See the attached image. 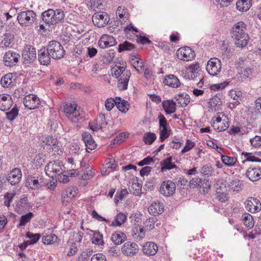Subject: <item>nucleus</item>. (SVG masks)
Wrapping results in <instances>:
<instances>
[{"label":"nucleus","mask_w":261,"mask_h":261,"mask_svg":"<svg viewBox=\"0 0 261 261\" xmlns=\"http://www.w3.org/2000/svg\"><path fill=\"white\" fill-rule=\"evenodd\" d=\"M115 105L118 110L122 112L125 113L129 109V104H128L127 101L122 99L119 97H116Z\"/></svg>","instance_id":"nucleus-29"},{"label":"nucleus","mask_w":261,"mask_h":261,"mask_svg":"<svg viewBox=\"0 0 261 261\" xmlns=\"http://www.w3.org/2000/svg\"><path fill=\"white\" fill-rule=\"evenodd\" d=\"M156 138L154 133L148 132L145 133L143 136V141L146 144L150 145L155 140Z\"/></svg>","instance_id":"nucleus-42"},{"label":"nucleus","mask_w":261,"mask_h":261,"mask_svg":"<svg viewBox=\"0 0 261 261\" xmlns=\"http://www.w3.org/2000/svg\"><path fill=\"white\" fill-rule=\"evenodd\" d=\"M188 180L184 178L183 176L179 178L177 181V185L179 186V188L182 189H188V187L190 185L188 184Z\"/></svg>","instance_id":"nucleus-53"},{"label":"nucleus","mask_w":261,"mask_h":261,"mask_svg":"<svg viewBox=\"0 0 261 261\" xmlns=\"http://www.w3.org/2000/svg\"><path fill=\"white\" fill-rule=\"evenodd\" d=\"M76 107L77 105L75 103H67L65 105H64V112L69 115H74L75 114V116L76 115Z\"/></svg>","instance_id":"nucleus-34"},{"label":"nucleus","mask_w":261,"mask_h":261,"mask_svg":"<svg viewBox=\"0 0 261 261\" xmlns=\"http://www.w3.org/2000/svg\"><path fill=\"white\" fill-rule=\"evenodd\" d=\"M164 210V206L161 202H153L148 207V211L150 214L155 216L161 214Z\"/></svg>","instance_id":"nucleus-19"},{"label":"nucleus","mask_w":261,"mask_h":261,"mask_svg":"<svg viewBox=\"0 0 261 261\" xmlns=\"http://www.w3.org/2000/svg\"><path fill=\"white\" fill-rule=\"evenodd\" d=\"M201 173L204 175H207L208 176H212L215 175V169L211 165H204L201 168Z\"/></svg>","instance_id":"nucleus-44"},{"label":"nucleus","mask_w":261,"mask_h":261,"mask_svg":"<svg viewBox=\"0 0 261 261\" xmlns=\"http://www.w3.org/2000/svg\"><path fill=\"white\" fill-rule=\"evenodd\" d=\"M221 160L225 165L231 166L235 164L237 161V159L236 158L230 157L225 155H222Z\"/></svg>","instance_id":"nucleus-45"},{"label":"nucleus","mask_w":261,"mask_h":261,"mask_svg":"<svg viewBox=\"0 0 261 261\" xmlns=\"http://www.w3.org/2000/svg\"><path fill=\"white\" fill-rule=\"evenodd\" d=\"M36 14L32 10L22 11L18 14L17 20L21 26L28 27L32 24L36 19Z\"/></svg>","instance_id":"nucleus-4"},{"label":"nucleus","mask_w":261,"mask_h":261,"mask_svg":"<svg viewBox=\"0 0 261 261\" xmlns=\"http://www.w3.org/2000/svg\"><path fill=\"white\" fill-rule=\"evenodd\" d=\"M128 194L126 189H122L120 192H117L115 195V202H117L119 200H122L125 196Z\"/></svg>","instance_id":"nucleus-56"},{"label":"nucleus","mask_w":261,"mask_h":261,"mask_svg":"<svg viewBox=\"0 0 261 261\" xmlns=\"http://www.w3.org/2000/svg\"><path fill=\"white\" fill-rule=\"evenodd\" d=\"M14 36L10 33H6L4 35L2 44L6 47H11L14 44Z\"/></svg>","instance_id":"nucleus-33"},{"label":"nucleus","mask_w":261,"mask_h":261,"mask_svg":"<svg viewBox=\"0 0 261 261\" xmlns=\"http://www.w3.org/2000/svg\"><path fill=\"white\" fill-rule=\"evenodd\" d=\"M139 250L138 245L133 242L125 243L122 247V252L127 256H133L135 255Z\"/></svg>","instance_id":"nucleus-11"},{"label":"nucleus","mask_w":261,"mask_h":261,"mask_svg":"<svg viewBox=\"0 0 261 261\" xmlns=\"http://www.w3.org/2000/svg\"><path fill=\"white\" fill-rule=\"evenodd\" d=\"M114 71L113 76L118 79L120 77L118 82V87L120 90H125L127 88L128 83L130 79L131 73L130 70H125L124 66H118L117 68H113Z\"/></svg>","instance_id":"nucleus-2"},{"label":"nucleus","mask_w":261,"mask_h":261,"mask_svg":"<svg viewBox=\"0 0 261 261\" xmlns=\"http://www.w3.org/2000/svg\"><path fill=\"white\" fill-rule=\"evenodd\" d=\"M222 101L219 96L216 95L208 102V107L212 110L217 111L219 110L220 107L222 105Z\"/></svg>","instance_id":"nucleus-25"},{"label":"nucleus","mask_w":261,"mask_h":261,"mask_svg":"<svg viewBox=\"0 0 261 261\" xmlns=\"http://www.w3.org/2000/svg\"><path fill=\"white\" fill-rule=\"evenodd\" d=\"M93 21L95 22L98 27H103L108 23L109 17L107 13H95L93 16Z\"/></svg>","instance_id":"nucleus-16"},{"label":"nucleus","mask_w":261,"mask_h":261,"mask_svg":"<svg viewBox=\"0 0 261 261\" xmlns=\"http://www.w3.org/2000/svg\"><path fill=\"white\" fill-rule=\"evenodd\" d=\"M158 221V219L155 217H150L146 221L147 226H149L150 230L153 229L154 228V224Z\"/></svg>","instance_id":"nucleus-61"},{"label":"nucleus","mask_w":261,"mask_h":261,"mask_svg":"<svg viewBox=\"0 0 261 261\" xmlns=\"http://www.w3.org/2000/svg\"><path fill=\"white\" fill-rule=\"evenodd\" d=\"M82 138L85 143L86 150L90 149L92 150L96 147L97 144L90 133L85 132L82 135ZM87 151H88V150Z\"/></svg>","instance_id":"nucleus-20"},{"label":"nucleus","mask_w":261,"mask_h":261,"mask_svg":"<svg viewBox=\"0 0 261 261\" xmlns=\"http://www.w3.org/2000/svg\"><path fill=\"white\" fill-rule=\"evenodd\" d=\"M102 239V235L99 231H95L93 234V236L91 240L93 244L98 245H103L104 242Z\"/></svg>","instance_id":"nucleus-41"},{"label":"nucleus","mask_w":261,"mask_h":261,"mask_svg":"<svg viewBox=\"0 0 261 261\" xmlns=\"http://www.w3.org/2000/svg\"><path fill=\"white\" fill-rule=\"evenodd\" d=\"M26 237L30 239L31 240H29V241L32 242V244H34L37 242V241L40 239L41 236L39 233L34 234L32 232L29 231L27 233Z\"/></svg>","instance_id":"nucleus-49"},{"label":"nucleus","mask_w":261,"mask_h":261,"mask_svg":"<svg viewBox=\"0 0 261 261\" xmlns=\"http://www.w3.org/2000/svg\"><path fill=\"white\" fill-rule=\"evenodd\" d=\"M115 101L116 100L112 98H108L105 101L106 109L109 111H111L114 107Z\"/></svg>","instance_id":"nucleus-58"},{"label":"nucleus","mask_w":261,"mask_h":261,"mask_svg":"<svg viewBox=\"0 0 261 261\" xmlns=\"http://www.w3.org/2000/svg\"><path fill=\"white\" fill-rule=\"evenodd\" d=\"M30 205L28 202V200L27 197H24L22 198H21L20 200L18 202L16 205V209L18 210L17 211H21V209H27L30 207Z\"/></svg>","instance_id":"nucleus-40"},{"label":"nucleus","mask_w":261,"mask_h":261,"mask_svg":"<svg viewBox=\"0 0 261 261\" xmlns=\"http://www.w3.org/2000/svg\"><path fill=\"white\" fill-rule=\"evenodd\" d=\"M22 57L26 64L33 62L36 58L35 48L31 45H27L22 51Z\"/></svg>","instance_id":"nucleus-8"},{"label":"nucleus","mask_w":261,"mask_h":261,"mask_svg":"<svg viewBox=\"0 0 261 261\" xmlns=\"http://www.w3.org/2000/svg\"><path fill=\"white\" fill-rule=\"evenodd\" d=\"M177 54L178 59L183 61H191L195 57L194 51L188 46L179 48Z\"/></svg>","instance_id":"nucleus-10"},{"label":"nucleus","mask_w":261,"mask_h":261,"mask_svg":"<svg viewBox=\"0 0 261 261\" xmlns=\"http://www.w3.org/2000/svg\"><path fill=\"white\" fill-rule=\"evenodd\" d=\"M57 139L54 138L52 136H48L43 140V143L45 145L49 146H53L56 142H57Z\"/></svg>","instance_id":"nucleus-52"},{"label":"nucleus","mask_w":261,"mask_h":261,"mask_svg":"<svg viewBox=\"0 0 261 261\" xmlns=\"http://www.w3.org/2000/svg\"><path fill=\"white\" fill-rule=\"evenodd\" d=\"M91 261H106V258L103 254L97 253L92 257Z\"/></svg>","instance_id":"nucleus-64"},{"label":"nucleus","mask_w":261,"mask_h":261,"mask_svg":"<svg viewBox=\"0 0 261 261\" xmlns=\"http://www.w3.org/2000/svg\"><path fill=\"white\" fill-rule=\"evenodd\" d=\"M231 188L234 191L239 192L242 189L243 185L240 180L236 179L231 182Z\"/></svg>","instance_id":"nucleus-51"},{"label":"nucleus","mask_w":261,"mask_h":261,"mask_svg":"<svg viewBox=\"0 0 261 261\" xmlns=\"http://www.w3.org/2000/svg\"><path fill=\"white\" fill-rule=\"evenodd\" d=\"M202 179L198 177L193 178L189 181V185L192 189L200 188V185L202 183Z\"/></svg>","instance_id":"nucleus-47"},{"label":"nucleus","mask_w":261,"mask_h":261,"mask_svg":"<svg viewBox=\"0 0 261 261\" xmlns=\"http://www.w3.org/2000/svg\"><path fill=\"white\" fill-rule=\"evenodd\" d=\"M172 157L169 156L161 162V171H165L166 170H170L173 168H176V165L172 162Z\"/></svg>","instance_id":"nucleus-27"},{"label":"nucleus","mask_w":261,"mask_h":261,"mask_svg":"<svg viewBox=\"0 0 261 261\" xmlns=\"http://www.w3.org/2000/svg\"><path fill=\"white\" fill-rule=\"evenodd\" d=\"M163 83L165 85L172 88H178L180 85L179 80L173 74H169L166 76Z\"/></svg>","instance_id":"nucleus-22"},{"label":"nucleus","mask_w":261,"mask_h":261,"mask_svg":"<svg viewBox=\"0 0 261 261\" xmlns=\"http://www.w3.org/2000/svg\"><path fill=\"white\" fill-rule=\"evenodd\" d=\"M15 76L11 73H9L3 76L1 80V84L4 88H10L13 86Z\"/></svg>","instance_id":"nucleus-23"},{"label":"nucleus","mask_w":261,"mask_h":261,"mask_svg":"<svg viewBox=\"0 0 261 261\" xmlns=\"http://www.w3.org/2000/svg\"><path fill=\"white\" fill-rule=\"evenodd\" d=\"M159 129H162V128H167V121L164 116L160 114L159 115Z\"/></svg>","instance_id":"nucleus-59"},{"label":"nucleus","mask_w":261,"mask_h":261,"mask_svg":"<svg viewBox=\"0 0 261 261\" xmlns=\"http://www.w3.org/2000/svg\"><path fill=\"white\" fill-rule=\"evenodd\" d=\"M206 69L210 75L213 76L217 75L221 71V61L216 58H211L207 63Z\"/></svg>","instance_id":"nucleus-7"},{"label":"nucleus","mask_w":261,"mask_h":261,"mask_svg":"<svg viewBox=\"0 0 261 261\" xmlns=\"http://www.w3.org/2000/svg\"><path fill=\"white\" fill-rule=\"evenodd\" d=\"M116 44V39L112 36L107 34L103 35L98 41L99 46L103 49L114 46Z\"/></svg>","instance_id":"nucleus-13"},{"label":"nucleus","mask_w":261,"mask_h":261,"mask_svg":"<svg viewBox=\"0 0 261 261\" xmlns=\"http://www.w3.org/2000/svg\"><path fill=\"white\" fill-rule=\"evenodd\" d=\"M242 217L244 225L249 229L253 228L254 224L253 217L248 213L244 214Z\"/></svg>","instance_id":"nucleus-35"},{"label":"nucleus","mask_w":261,"mask_h":261,"mask_svg":"<svg viewBox=\"0 0 261 261\" xmlns=\"http://www.w3.org/2000/svg\"><path fill=\"white\" fill-rule=\"evenodd\" d=\"M45 171L46 175L54 180L57 175L62 173L60 162L58 160L49 162L45 167Z\"/></svg>","instance_id":"nucleus-5"},{"label":"nucleus","mask_w":261,"mask_h":261,"mask_svg":"<svg viewBox=\"0 0 261 261\" xmlns=\"http://www.w3.org/2000/svg\"><path fill=\"white\" fill-rule=\"evenodd\" d=\"M19 58L20 55L18 54L8 51L4 55V62L6 66L11 67L17 63Z\"/></svg>","instance_id":"nucleus-12"},{"label":"nucleus","mask_w":261,"mask_h":261,"mask_svg":"<svg viewBox=\"0 0 261 261\" xmlns=\"http://www.w3.org/2000/svg\"><path fill=\"white\" fill-rule=\"evenodd\" d=\"M158 250V247L153 242H147L143 245V252L147 255H153L156 254Z\"/></svg>","instance_id":"nucleus-21"},{"label":"nucleus","mask_w":261,"mask_h":261,"mask_svg":"<svg viewBox=\"0 0 261 261\" xmlns=\"http://www.w3.org/2000/svg\"><path fill=\"white\" fill-rule=\"evenodd\" d=\"M34 214L32 212H29L28 214L21 216L20 222L17 227L24 226L28 222H30L34 217Z\"/></svg>","instance_id":"nucleus-43"},{"label":"nucleus","mask_w":261,"mask_h":261,"mask_svg":"<svg viewBox=\"0 0 261 261\" xmlns=\"http://www.w3.org/2000/svg\"><path fill=\"white\" fill-rule=\"evenodd\" d=\"M136 48V46L135 44L127 41H125L119 44L118 51L119 53H122L124 51H131Z\"/></svg>","instance_id":"nucleus-30"},{"label":"nucleus","mask_w":261,"mask_h":261,"mask_svg":"<svg viewBox=\"0 0 261 261\" xmlns=\"http://www.w3.org/2000/svg\"><path fill=\"white\" fill-rule=\"evenodd\" d=\"M251 145L254 147H257L261 146V137L256 136L254 138L250 139Z\"/></svg>","instance_id":"nucleus-63"},{"label":"nucleus","mask_w":261,"mask_h":261,"mask_svg":"<svg viewBox=\"0 0 261 261\" xmlns=\"http://www.w3.org/2000/svg\"><path fill=\"white\" fill-rule=\"evenodd\" d=\"M247 177L252 181H255L261 178L260 168H249L246 173Z\"/></svg>","instance_id":"nucleus-18"},{"label":"nucleus","mask_w":261,"mask_h":261,"mask_svg":"<svg viewBox=\"0 0 261 261\" xmlns=\"http://www.w3.org/2000/svg\"><path fill=\"white\" fill-rule=\"evenodd\" d=\"M217 199L222 202H225L228 200V197L227 194L225 193V192L217 191Z\"/></svg>","instance_id":"nucleus-57"},{"label":"nucleus","mask_w":261,"mask_h":261,"mask_svg":"<svg viewBox=\"0 0 261 261\" xmlns=\"http://www.w3.org/2000/svg\"><path fill=\"white\" fill-rule=\"evenodd\" d=\"M176 185L171 180L163 181L160 186L159 192L165 197L172 196L175 192Z\"/></svg>","instance_id":"nucleus-6"},{"label":"nucleus","mask_w":261,"mask_h":261,"mask_svg":"<svg viewBox=\"0 0 261 261\" xmlns=\"http://www.w3.org/2000/svg\"><path fill=\"white\" fill-rule=\"evenodd\" d=\"M251 0H238L236 3L237 9L240 11H247L250 8Z\"/></svg>","instance_id":"nucleus-31"},{"label":"nucleus","mask_w":261,"mask_h":261,"mask_svg":"<svg viewBox=\"0 0 261 261\" xmlns=\"http://www.w3.org/2000/svg\"><path fill=\"white\" fill-rule=\"evenodd\" d=\"M27 182L28 184V186L32 189H39V184L38 182V177L35 176H28L27 179Z\"/></svg>","instance_id":"nucleus-36"},{"label":"nucleus","mask_w":261,"mask_h":261,"mask_svg":"<svg viewBox=\"0 0 261 261\" xmlns=\"http://www.w3.org/2000/svg\"><path fill=\"white\" fill-rule=\"evenodd\" d=\"M251 199L247 201L246 209L251 213H254L260 211L261 204L259 201L255 198H251Z\"/></svg>","instance_id":"nucleus-17"},{"label":"nucleus","mask_w":261,"mask_h":261,"mask_svg":"<svg viewBox=\"0 0 261 261\" xmlns=\"http://www.w3.org/2000/svg\"><path fill=\"white\" fill-rule=\"evenodd\" d=\"M51 149L54 151V154L60 155L62 154V145L60 142L58 140H57V142L51 146Z\"/></svg>","instance_id":"nucleus-48"},{"label":"nucleus","mask_w":261,"mask_h":261,"mask_svg":"<svg viewBox=\"0 0 261 261\" xmlns=\"http://www.w3.org/2000/svg\"><path fill=\"white\" fill-rule=\"evenodd\" d=\"M24 106L30 110H34L39 107L41 105L40 99L35 95L29 94L23 99Z\"/></svg>","instance_id":"nucleus-9"},{"label":"nucleus","mask_w":261,"mask_h":261,"mask_svg":"<svg viewBox=\"0 0 261 261\" xmlns=\"http://www.w3.org/2000/svg\"><path fill=\"white\" fill-rule=\"evenodd\" d=\"M242 155H244V158H245V161H243V163L245 161L261 162V159L252 155V153L243 152Z\"/></svg>","instance_id":"nucleus-46"},{"label":"nucleus","mask_w":261,"mask_h":261,"mask_svg":"<svg viewBox=\"0 0 261 261\" xmlns=\"http://www.w3.org/2000/svg\"><path fill=\"white\" fill-rule=\"evenodd\" d=\"M132 61H134L132 64L137 71H140L144 67L143 63L141 59L135 61L134 59H132Z\"/></svg>","instance_id":"nucleus-54"},{"label":"nucleus","mask_w":261,"mask_h":261,"mask_svg":"<svg viewBox=\"0 0 261 261\" xmlns=\"http://www.w3.org/2000/svg\"><path fill=\"white\" fill-rule=\"evenodd\" d=\"M86 172H84V175L82 176V178L83 179H90L92 177H93L94 175L95 174V171L92 170L88 165V167H87Z\"/></svg>","instance_id":"nucleus-62"},{"label":"nucleus","mask_w":261,"mask_h":261,"mask_svg":"<svg viewBox=\"0 0 261 261\" xmlns=\"http://www.w3.org/2000/svg\"><path fill=\"white\" fill-rule=\"evenodd\" d=\"M126 239L125 234L121 231L115 232L112 236L111 240L115 245L122 244Z\"/></svg>","instance_id":"nucleus-26"},{"label":"nucleus","mask_w":261,"mask_h":261,"mask_svg":"<svg viewBox=\"0 0 261 261\" xmlns=\"http://www.w3.org/2000/svg\"><path fill=\"white\" fill-rule=\"evenodd\" d=\"M49 51L45 47L38 50V60L42 65H47L50 64L51 58L49 55Z\"/></svg>","instance_id":"nucleus-15"},{"label":"nucleus","mask_w":261,"mask_h":261,"mask_svg":"<svg viewBox=\"0 0 261 261\" xmlns=\"http://www.w3.org/2000/svg\"><path fill=\"white\" fill-rule=\"evenodd\" d=\"M194 142L190 140H187L186 144L181 150V153H184L190 150L195 146Z\"/></svg>","instance_id":"nucleus-60"},{"label":"nucleus","mask_w":261,"mask_h":261,"mask_svg":"<svg viewBox=\"0 0 261 261\" xmlns=\"http://www.w3.org/2000/svg\"><path fill=\"white\" fill-rule=\"evenodd\" d=\"M21 171L19 168H14L7 176V180L12 185H15L19 182L21 178Z\"/></svg>","instance_id":"nucleus-14"},{"label":"nucleus","mask_w":261,"mask_h":261,"mask_svg":"<svg viewBox=\"0 0 261 261\" xmlns=\"http://www.w3.org/2000/svg\"><path fill=\"white\" fill-rule=\"evenodd\" d=\"M162 106L168 114H172L176 111V103L172 100H164L162 102Z\"/></svg>","instance_id":"nucleus-24"},{"label":"nucleus","mask_w":261,"mask_h":261,"mask_svg":"<svg viewBox=\"0 0 261 261\" xmlns=\"http://www.w3.org/2000/svg\"><path fill=\"white\" fill-rule=\"evenodd\" d=\"M246 31V24L241 21L234 24L231 29V37L234 40V44L238 47H244L248 43L249 37Z\"/></svg>","instance_id":"nucleus-1"},{"label":"nucleus","mask_w":261,"mask_h":261,"mask_svg":"<svg viewBox=\"0 0 261 261\" xmlns=\"http://www.w3.org/2000/svg\"><path fill=\"white\" fill-rule=\"evenodd\" d=\"M15 195V193H7L4 196V204L7 207H9L10 204Z\"/></svg>","instance_id":"nucleus-55"},{"label":"nucleus","mask_w":261,"mask_h":261,"mask_svg":"<svg viewBox=\"0 0 261 261\" xmlns=\"http://www.w3.org/2000/svg\"><path fill=\"white\" fill-rule=\"evenodd\" d=\"M57 236L55 234H51L46 236H43L42 238V241L44 244H53L57 242Z\"/></svg>","instance_id":"nucleus-37"},{"label":"nucleus","mask_w":261,"mask_h":261,"mask_svg":"<svg viewBox=\"0 0 261 261\" xmlns=\"http://www.w3.org/2000/svg\"><path fill=\"white\" fill-rule=\"evenodd\" d=\"M19 110L15 105L14 107L9 112H6V115L7 118L10 121H13L18 115Z\"/></svg>","instance_id":"nucleus-39"},{"label":"nucleus","mask_w":261,"mask_h":261,"mask_svg":"<svg viewBox=\"0 0 261 261\" xmlns=\"http://www.w3.org/2000/svg\"><path fill=\"white\" fill-rule=\"evenodd\" d=\"M49 51V55L54 59H62L65 54V50L60 42L53 40L50 41L46 47Z\"/></svg>","instance_id":"nucleus-3"},{"label":"nucleus","mask_w":261,"mask_h":261,"mask_svg":"<svg viewBox=\"0 0 261 261\" xmlns=\"http://www.w3.org/2000/svg\"><path fill=\"white\" fill-rule=\"evenodd\" d=\"M55 14L54 10L48 9L43 12L42 14V18L44 22L48 24H53V19Z\"/></svg>","instance_id":"nucleus-28"},{"label":"nucleus","mask_w":261,"mask_h":261,"mask_svg":"<svg viewBox=\"0 0 261 261\" xmlns=\"http://www.w3.org/2000/svg\"><path fill=\"white\" fill-rule=\"evenodd\" d=\"M126 219V216L122 213H119L115 217L114 221L110 225L120 226L125 221Z\"/></svg>","instance_id":"nucleus-32"},{"label":"nucleus","mask_w":261,"mask_h":261,"mask_svg":"<svg viewBox=\"0 0 261 261\" xmlns=\"http://www.w3.org/2000/svg\"><path fill=\"white\" fill-rule=\"evenodd\" d=\"M55 14L53 19V24H56L62 21L64 17V13L61 9L54 10Z\"/></svg>","instance_id":"nucleus-38"},{"label":"nucleus","mask_w":261,"mask_h":261,"mask_svg":"<svg viewBox=\"0 0 261 261\" xmlns=\"http://www.w3.org/2000/svg\"><path fill=\"white\" fill-rule=\"evenodd\" d=\"M13 105V101L7 100L6 101H0V110L6 111L9 110Z\"/></svg>","instance_id":"nucleus-50"}]
</instances>
